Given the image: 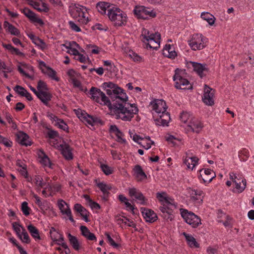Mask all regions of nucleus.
<instances>
[{
	"label": "nucleus",
	"mask_w": 254,
	"mask_h": 254,
	"mask_svg": "<svg viewBox=\"0 0 254 254\" xmlns=\"http://www.w3.org/2000/svg\"><path fill=\"white\" fill-rule=\"evenodd\" d=\"M27 229L31 235L35 239V240H41L39 230L36 227L32 224H30L27 226Z\"/></svg>",
	"instance_id": "c756f323"
},
{
	"label": "nucleus",
	"mask_w": 254,
	"mask_h": 254,
	"mask_svg": "<svg viewBox=\"0 0 254 254\" xmlns=\"http://www.w3.org/2000/svg\"><path fill=\"white\" fill-rule=\"evenodd\" d=\"M141 36L143 37V42L145 43L149 41V38H151L152 33L150 34V32L147 29L143 28L141 33Z\"/></svg>",
	"instance_id": "4c0bfd02"
},
{
	"label": "nucleus",
	"mask_w": 254,
	"mask_h": 254,
	"mask_svg": "<svg viewBox=\"0 0 254 254\" xmlns=\"http://www.w3.org/2000/svg\"><path fill=\"white\" fill-rule=\"evenodd\" d=\"M30 208L28 206V203L26 201H24L21 204V211L24 215L28 216L30 214Z\"/></svg>",
	"instance_id": "79ce46f5"
},
{
	"label": "nucleus",
	"mask_w": 254,
	"mask_h": 254,
	"mask_svg": "<svg viewBox=\"0 0 254 254\" xmlns=\"http://www.w3.org/2000/svg\"><path fill=\"white\" fill-rule=\"evenodd\" d=\"M58 206L59 209L61 210V212L62 213V211H65L66 208H67V206H69L68 204H67L64 200L63 199H60L58 201Z\"/></svg>",
	"instance_id": "de8ad7c7"
},
{
	"label": "nucleus",
	"mask_w": 254,
	"mask_h": 254,
	"mask_svg": "<svg viewBox=\"0 0 254 254\" xmlns=\"http://www.w3.org/2000/svg\"><path fill=\"white\" fill-rule=\"evenodd\" d=\"M89 213V212L85 208H84L83 210H82V213H81L80 214V216L83 218V220L86 222L89 221V220L88 218Z\"/></svg>",
	"instance_id": "052dcab7"
},
{
	"label": "nucleus",
	"mask_w": 254,
	"mask_h": 254,
	"mask_svg": "<svg viewBox=\"0 0 254 254\" xmlns=\"http://www.w3.org/2000/svg\"><path fill=\"white\" fill-rule=\"evenodd\" d=\"M96 8L100 13L104 14L106 13V10L108 12V10L111 9L112 7H110V4L109 2L100 1L96 4Z\"/></svg>",
	"instance_id": "cd10ccee"
},
{
	"label": "nucleus",
	"mask_w": 254,
	"mask_h": 254,
	"mask_svg": "<svg viewBox=\"0 0 254 254\" xmlns=\"http://www.w3.org/2000/svg\"><path fill=\"white\" fill-rule=\"evenodd\" d=\"M69 25L72 30L76 32L81 31V29L74 22L70 21Z\"/></svg>",
	"instance_id": "0e129e2a"
},
{
	"label": "nucleus",
	"mask_w": 254,
	"mask_h": 254,
	"mask_svg": "<svg viewBox=\"0 0 254 254\" xmlns=\"http://www.w3.org/2000/svg\"><path fill=\"white\" fill-rule=\"evenodd\" d=\"M142 214L146 222L153 223L157 220V214L151 209L142 207L141 208Z\"/></svg>",
	"instance_id": "2eb2a0df"
},
{
	"label": "nucleus",
	"mask_w": 254,
	"mask_h": 254,
	"mask_svg": "<svg viewBox=\"0 0 254 254\" xmlns=\"http://www.w3.org/2000/svg\"><path fill=\"white\" fill-rule=\"evenodd\" d=\"M62 213L63 214H66L68 217L69 220L72 223H75V221L73 219V217L72 216L71 211V210H70L69 206H67V208H66L65 211H62Z\"/></svg>",
	"instance_id": "8fccbe9b"
},
{
	"label": "nucleus",
	"mask_w": 254,
	"mask_h": 254,
	"mask_svg": "<svg viewBox=\"0 0 254 254\" xmlns=\"http://www.w3.org/2000/svg\"><path fill=\"white\" fill-rule=\"evenodd\" d=\"M67 238L73 249L78 251L81 248V246L77 238L75 236H72L70 233L67 234Z\"/></svg>",
	"instance_id": "bb28decb"
},
{
	"label": "nucleus",
	"mask_w": 254,
	"mask_h": 254,
	"mask_svg": "<svg viewBox=\"0 0 254 254\" xmlns=\"http://www.w3.org/2000/svg\"><path fill=\"white\" fill-rule=\"evenodd\" d=\"M214 90L205 85L204 87V94L202 97L203 102L207 105L212 106L214 104L213 97Z\"/></svg>",
	"instance_id": "1a4fd4ad"
},
{
	"label": "nucleus",
	"mask_w": 254,
	"mask_h": 254,
	"mask_svg": "<svg viewBox=\"0 0 254 254\" xmlns=\"http://www.w3.org/2000/svg\"><path fill=\"white\" fill-rule=\"evenodd\" d=\"M165 202L163 204H166V206H169L172 208H176V205L175 204V201L174 199L170 197H167V198H164Z\"/></svg>",
	"instance_id": "37998d69"
},
{
	"label": "nucleus",
	"mask_w": 254,
	"mask_h": 254,
	"mask_svg": "<svg viewBox=\"0 0 254 254\" xmlns=\"http://www.w3.org/2000/svg\"><path fill=\"white\" fill-rule=\"evenodd\" d=\"M160 215L166 220L172 221L174 218V216L173 215V209L171 208L170 210H168L166 213L164 214H160Z\"/></svg>",
	"instance_id": "58836bf2"
},
{
	"label": "nucleus",
	"mask_w": 254,
	"mask_h": 254,
	"mask_svg": "<svg viewBox=\"0 0 254 254\" xmlns=\"http://www.w3.org/2000/svg\"><path fill=\"white\" fill-rule=\"evenodd\" d=\"M3 47L7 49L11 54H15L19 56H24V55L23 53L19 51V49L14 48L11 44H3Z\"/></svg>",
	"instance_id": "7c9ffc66"
},
{
	"label": "nucleus",
	"mask_w": 254,
	"mask_h": 254,
	"mask_svg": "<svg viewBox=\"0 0 254 254\" xmlns=\"http://www.w3.org/2000/svg\"><path fill=\"white\" fill-rule=\"evenodd\" d=\"M75 113L79 119H83L86 122H87V120H88V117L90 116V115L88 114L84 111H82V110L76 111Z\"/></svg>",
	"instance_id": "ea45409f"
},
{
	"label": "nucleus",
	"mask_w": 254,
	"mask_h": 254,
	"mask_svg": "<svg viewBox=\"0 0 254 254\" xmlns=\"http://www.w3.org/2000/svg\"><path fill=\"white\" fill-rule=\"evenodd\" d=\"M102 87L106 90L111 101L103 92L101 93L100 101L108 107L116 119L130 121L134 115L138 113V109L135 104L126 102L128 97L123 88L112 82H105Z\"/></svg>",
	"instance_id": "f257e3e1"
},
{
	"label": "nucleus",
	"mask_w": 254,
	"mask_h": 254,
	"mask_svg": "<svg viewBox=\"0 0 254 254\" xmlns=\"http://www.w3.org/2000/svg\"><path fill=\"white\" fill-rule=\"evenodd\" d=\"M186 73L185 70L177 68L173 76V80L175 83V87L180 89L188 88L187 86L190 84V82L183 76Z\"/></svg>",
	"instance_id": "20e7f679"
},
{
	"label": "nucleus",
	"mask_w": 254,
	"mask_h": 254,
	"mask_svg": "<svg viewBox=\"0 0 254 254\" xmlns=\"http://www.w3.org/2000/svg\"><path fill=\"white\" fill-rule=\"evenodd\" d=\"M3 26L6 29V30H7L11 35L17 36H20V32L19 30L8 22L4 21Z\"/></svg>",
	"instance_id": "c85d7f7f"
},
{
	"label": "nucleus",
	"mask_w": 254,
	"mask_h": 254,
	"mask_svg": "<svg viewBox=\"0 0 254 254\" xmlns=\"http://www.w3.org/2000/svg\"><path fill=\"white\" fill-rule=\"evenodd\" d=\"M101 168L102 169V171L106 175H109L112 174L113 172V169H112V168L109 167V166L106 164H102L101 165Z\"/></svg>",
	"instance_id": "c03bdc74"
},
{
	"label": "nucleus",
	"mask_w": 254,
	"mask_h": 254,
	"mask_svg": "<svg viewBox=\"0 0 254 254\" xmlns=\"http://www.w3.org/2000/svg\"><path fill=\"white\" fill-rule=\"evenodd\" d=\"M63 46L66 49H70L71 51V54L75 56V57H77L78 55L80 53L79 51L74 49V48H70V46L71 44L69 43L68 45H66V44H63Z\"/></svg>",
	"instance_id": "13d9d810"
},
{
	"label": "nucleus",
	"mask_w": 254,
	"mask_h": 254,
	"mask_svg": "<svg viewBox=\"0 0 254 254\" xmlns=\"http://www.w3.org/2000/svg\"><path fill=\"white\" fill-rule=\"evenodd\" d=\"M21 12L31 22L35 23V24H38L41 26H43L44 25V22L43 20L38 18L36 14L29 8L25 7L21 10Z\"/></svg>",
	"instance_id": "9d476101"
},
{
	"label": "nucleus",
	"mask_w": 254,
	"mask_h": 254,
	"mask_svg": "<svg viewBox=\"0 0 254 254\" xmlns=\"http://www.w3.org/2000/svg\"><path fill=\"white\" fill-rule=\"evenodd\" d=\"M13 90L15 92L20 95V96L23 97L25 95V91H27L24 87L20 86V85H16Z\"/></svg>",
	"instance_id": "a18cd8bd"
},
{
	"label": "nucleus",
	"mask_w": 254,
	"mask_h": 254,
	"mask_svg": "<svg viewBox=\"0 0 254 254\" xmlns=\"http://www.w3.org/2000/svg\"><path fill=\"white\" fill-rule=\"evenodd\" d=\"M203 127V124L200 121L196 119H194L188 126L187 129L189 131H191L198 133Z\"/></svg>",
	"instance_id": "dca6fc26"
},
{
	"label": "nucleus",
	"mask_w": 254,
	"mask_h": 254,
	"mask_svg": "<svg viewBox=\"0 0 254 254\" xmlns=\"http://www.w3.org/2000/svg\"><path fill=\"white\" fill-rule=\"evenodd\" d=\"M163 55L170 59H174L177 56V53L171 45H166L163 50Z\"/></svg>",
	"instance_id": "4be33fe9"
},
{
	"label": "nucleus",
	"mask_w": 254,
	"mask_h": 254,
	"mask_svg": "<svg viewBox=\"0 0 254 254\" xmlns=\"http://www.w3.org/2000/svg\"><path fill=\"white\" fill-rule=\"evenodd\" d=\"M57 148L61 151V154L65 159L70 160L73 159V154L72 153L73 149L64 141H63L62 143L58 145Z\"/></svg>",
	"instance_id": "6e6552de"
},
{
	"label": "nucleus",
	"mask_w": 254,
	"mask_h": 254,
	"mask_svg": "<svg viewBox=\"0 0 254 254\" xmlns=\"http://www.w3.org/2000/svg\"><path fill=\"white\" fill-rule=\"evenodd\" d=\"M48 136L51 139H54L56 137L59 136V133L58 131L54 130H50L48 132Z\"/></svg>",
	"instance_id": "680f3d73"
},
{
	"label": "nucleus",
	"mask_w": 254,
	"mask_h": 254,
	"mask_svg": "<svg viewBox=\"0 0 254 254\" xmlns=\"http://www.w3.org/2000/svg\"><path fill=\"white\" fill-rule=\"evenodd\" d=\"M22 232H21L19 238L23 242L29 244L30 242V239L26 230L22 227Z\"/></svg>",
	"instance_id": "c9c22d12"
},
{
	"label": "nucleus",
	"mask_w": 254,
	"mask_h": 254,
	"mask_svg": "<svg viewBox=\"0 0 254 254\" xmlns=\"http://www.w3.org/2000/svg\"><path fill=\"white\" fill-rule=\"evenodd\" d=\"M97 186L103 193H110L109 190L111 189V187L110 185H107L103 182H100L97 183Z\"/></svg>",
	"instance_id": "f704fd0d"
},
{
	"label": "nucleus",
	"mask_w": 254,
	"mask_h": 254,
	"mask_svg": "<svg viewBox=\"0 0 254 254\" xmlns=\"http://www.w3.org/2000/svg\"><path fill=\"white\" fill-rule=\"evenodd\" d=\"M129 55L134 62H140L142 61V57L133 51L130 52Z\"/></svg>",
	"instance_id": "603ef678"
},
{
	"label": "nucleus",
	"mask_w": 254,
	"mask_h": 254,
	"mask_svg": "<svg viewBox=\"0 0 254 254\" xmlns=\"http://www.w3.org/2000/svg\"><path fill=\"white\" fill-rule=\"evenodd\" d=\"M189 119V114L187 112H183L180 116V119L182 122L186 123Z\"/></svg>",
	"instance_id": "e2e57ef3"
},
{
	"label": "nucleus",
	"mask_w": 254,
	"mask_h": 254,
	"mask_svg": "<svg viewBox=\"0 0 254 254\" xmlns=\"http://www.w3.org/2000/svg\"><path fill=\"white\" fill-rule=\"evenodd\" d=\"M206 40V39L203 37L202 34H193L189 41V45L192 50H200L205 47Z\"/></svg>",
	"instance_id": "423d86ee"
},
{
	"label": "nucleus",
	"mask_w": 254,
	"mask_h": 254,
	"mask_svg": "<svg viewBox=\"0 0 254 254\" xmlns=\"http://www.w3.org/2000/svg\"><path fill=\"white\" fill-rule=\"evenodd\" d=\"M167 108L163 109V112H161L159 115H158L159 117L154 120L155 124L158 126H168L169 122L170 120V114L166 112Z\"/></svg>",
	"instance_id": "f8f14e48"
},
{
	"label": "nucleus",
	"mask_w": 254,
	"mask_h": 254,
	"mask_svg": "<svg viewBox=\"0 0 254 254\" xmlns=\"http://www.w3.org/2000/svg\"><path fill=\"white\" fill-rule=\"evenodd\" d=\"M84 208H85L79 203L75 204L73 208L74 210L75 211L80 213V215L81 214V213H82V210H83Z\"/></svg>",
	"instance_id": "69168bd1"
},
{
	"label": "nucleus",
	"mask_w": 254,
	"mask_h": 254,
	"mask_svg": "<svg viewBox=\"0 0 254 254\" xmlns=\"http://www.w3.org/2000/svg\"><path fill=\"white\" fill-rule=\"evenodd\" d=\"M43 154V156L41 158V163L45 166H48L50 168H52V163H51L49 158L48 156L45 154L44 152H42Z\"/></svg>",
	"instance_id": "e433bc0d"
},
{
	"label": "nucleus",
	"mask_w": 254,
	"mask_h": 254,
	"mask_svg": "<svg viewBox=\"0 0 254 254\" xmlns=\"http://www.w3.org/2000/svg\"><path fill=\"white\" fill-rule=\"evenodd\" d=\"M160 39L161 35L159 33H152L151 38H149V41L145 44L147 48L157 50L160 47Z\"/></svg>",
	"instance_id": "9b49d317"
},
{
	"label": "nucleus",
	"mask_w": 254,
	"mask_h": 254,
	"mask_svg": "<svg viewBox=\"0 0 254 254\" xmlns=\"http://www.w3.org/2000/svg\"><path fill=\"white\" fill-rule=\"evenodd\" d=\"M37 96L47 106H48L49 102L52 97V95L49 92L45 91H40V92H38Z\"/></svg>",
	"instance_id": "412c9836"
},
{
	"label": "nucleus",
	"mask_w": 254,
	"mask_h": 254,
	"mask_svg": "<svg viewBox=\"0 0 254 254\" xmlns=\"http://www.w3.org/2000/svg\"><path fill=\"white\" fill-rule=\"evenodd\" d=\"M0 143L4 144L6 147H10L12 145V142L8 138L0 135Z\"/></svg>",
	"instance_id": "49530a36"
},
{
	"label": "nucleus",
	"mask_w": 254,
	"mask_h": 254,
	"mask_svg": "<svg viewBox=\"0 0 254 254\" xmlns=\"http://www.w3.org/2000/svg\"><path fill=\"white\" fill-rule=\"evenodd\" d=\"M230 179L235 184V188L238 193L243 192L246 187V180L242 175H237L234 173H230Z\"/></svg>",
	"instance_id": "0eeeda50"
},
{
	"label": "nucleus",
	"mask_w": 254,
	"mask_h": 254,
	"mask_svg": "<svg viewBox=\"0 0 254 254\" xmlns=\"http://www.w3.org/2000/svg\"><path fill=\"white\" fill-rule=\"evenodd\" d=\"M49 72H48V75L51 77L52 79L56 80V81H59V78L57 77H56V72L55 70H54V69H53L51 67H48L47 68Z\"/></svg>",
	"instance_id": "3c124183"
},
{
	"label": "nucleus",
	"mask_w": 254,
	"mask_h": 254,
	"mask_svg": "<svg viewBox=\"0 0 254 254\" xmlns=\"http://www.w3.org/2000/svg\"><path fill=\"white\" fill-rule=\"evenodd\" d=\"M133 170L134 171L135 176L137 178L138 181H142V180L147 178L146 175L140 165H135Z\"/></svg>",
	"instance_id": "b1692460"
},
{
	"label": "nucleus",
	"mask_w": 254,
	"mask_h": 254,
	"mask_svg": "<svg viewBox=\"0 0 254 254\" xmlns=\"http://www.w3.org/2000/svg\"><path fill=\"white\" fill-rule=\"evenodd\" d=\"M13 228L15 231L18 237H20V235H21V229L20 227L21 226L17 222H14L12 224Z\"/></svg>",
	"instance_id": "4d7b16f0"
},
{
	"label": "nucleus",
	"mask_w": 254,
	"mask_h": 254,
	"mask_svg": "<svg viewBox=\"0 0 254 254\" xmlns=\"http://www.w3.org/2000/svg\"><path fill=\"white\" fill-rule=\"evenodd\" d=\"M125 218V221H127V224H126L128 227H131L135 228V231H137V229L136 228V224L132 220L127 218V217L123 216Z\"/></svg>",
	"instance_id": "6e6d98bb"
},
{
	"label": "nucleus",
	"mask_w": 254,
	"mask_h": 254,
	"mask_svg": "<svg viewBox=\"0 0 254 254\" xmlns=\"http://www.w3.org/2000/svg\"><path fill=\"white\" fill-rule=\"evenodd\" d=\"M88 124L94 126L95 125L100 124V125H104V122L102 121L99 118L90 115L88 117V119L87 120Z\"/></svg>",
	"instance_id": "473e14b6"
},
{
	"label": "nucleus",
	"mask_w": 254,
	"mask_h": 254,
	"mask_svg": "<svg viewBox=\"0 0 254 254\" xmlns=\"http://www.w3.org/2000/svg\"><path fill=\"white\" fill-rule=\"evenodd\" d=\"M107 15L115 26H122L127 22V15L119 8L112 7L108 10Z\"/></svg>",
	"instance_id": "f03ea898"
},
{
	"label": "nucleus",
	"mask_w": 254,
	"mask_h": 254,
	"mask_svg": "<svg viewBox=\"0 0 254 254\" xmlns=\"http://www.w3.org/2000/svg\"><path fill=\"white\" fill-rule=\"evenodd\" d=\"M201 17L206 20L211 26L214 24L216 19L215 17L209 12H202L201 14Z\"/></svg>",
	"instance_id": "2f4dec72"
},
{
	"label": "nucleus",
	"mask_w": 254,
	"mask_h": 254,
	"mask_svg": "<svg viewBox=\"0 0 254 254\" xmlns=\"http://www.w3.org/2000/svg\"><path fill=\"white\" fill-rule=\"evenodd\" d=\"M80 230L81 231L82 235L87 240L95 241L97 240V238L95 235L93 233H91L86 226H81L80 227Z\"/></svg>",
	"instance_id": "5701e85b"
},
{
	"label": "nucleus",
	"mask_w": 254,
	"mask_h": 254,
	"mask_svg": "<svg viewBox=\"0 0 254 254\" xmlns=\"http://www.w3.org/2000/svg\"><path fill=\"white\" fill-rule=\"evenodd\" d=\"M17 141L21 145L28 146L32 145L29 136L23 131H19L16 135Z\"/></svg>",
	"instance_id": "a211bd4d"
},
{
	"label": "nucleus",
	"mask_w": 254,
	"mask_h": 254,
	"mask_svg": "<svg viewBox=\"0 0 254 254\" xmlns=\"http://www.w3.org/2000/svg\"><path fill=\"white\" fill-rule=\"evenodd\" d=\"M150 105L152 106V110L159 115L161 112H163V109L167 108L166 103L163 100H154L150 102Z\"/></svg>",
	"instance_id": "aec40b11"
},
{
	"label": "nucleus",
	"mask_w": 254,
	"mask_h": 254,
	"mask_svg": "<svg viewBox=\"0 0 254 254\" xmlns=\"http://www.w3.org/2000/svg\"><path fill=\"white\" fill-rule=\"evenodd\" d=\"M37 88L38 92H40V91H43V90L47 89V86L46 83L42 80H39L38 81Z\"/></svg>",
	"instance_id": "5fc2aeb1"
},
{
	"label": "nucleus",
	"mask_w": 254,
	"mask_h": 254,
	"mask_svg": "<svg viewBox=\"0 0 254 254\" xmlns=\"http://www.w3.org/2000/svg\"><path fill=\"white\" fill-rule=\"evenodd\" d=\"M190 63L193 67V70L195 71L200 77H203V72L204 71H208L207 65L206 64H201L200 63L194 62H190Z\"/></svg>",
	"instance_id": "f3484780"
},
{
	"label": "nucleus",
	"mask_w": 254,
	"mask_h": 254,
	"mask_svg": "<svg viewBox=\"0 0 254 254\" xmlns=\"http://www.w3.org/2000/svg\"><path fill=\"white\" fill-rule=\"evenodd\" d=\"M84 9L86 11H87L86 7L79 4L72 3L69 7V13L71 16L76 18H77L78 15L80 14V13Z\"/></svg>",
	"instance_id": "6ab92c4d"
},
{
	"label": "nucleus",
	"mask_w": 254,
	"mask_h": 254,
	"mask_svg": "<svg viewBox=\"0 0 254 254\" xmlns=\"http://www.w3.org/2000/svg\"><path fill=\"white\" fill-rule=\"evenodd\" d=\"M133 12L137 18L144 20L155 17L156 16V12L153 10L144 6H135Z\"/></svg>",
	"instance_id": "39448f33"
},
{
	"label": "nucleus",
	"mask_w": 254,
	"mask_h": 254,
	"mask_svg": "<svg viewBox=\"0 0 254 254\" xmlns=\"http://www.w3.org/2000/svg\"><path fill=\"white\" fill-rule=\"evenodd\" d=\"M190 194L191 196V198L194 200H199L200 199L201 201H202V199L200 197H198V196L200 197L203 194V191L201 190H191L190 192Z\"/></svg>",
	"instance_id": "72a5a7b5"
},
{
	"label": "nucleus",
	"mask_w": 254,
	"mask_h": 254,
	"mask_svg": "<svg viewBox=\"0 0 254 254\" xmlns=\"http://www.w3.org/2000/svg\"><path fill=\"white\" fill-rule=\"evenodd\" d=\"M42 8H40V7H37L36 6H34V8L37 9L38 11H39L40 12L43 11L45 12H47L49 10V8L48 7L47 4L46 3L44 2L42 3Z\"/></svg>",
	"instance_id": "bf43d9fd"
},
{
	"label": "nucleus",
	"mask_w": 254,
	"mask_h": 254,
	"mask_svg": "<svg viewBox=\"0 0 254 254\" xmlns=\"http://www.w3.org/2000/svg\"><path fill=\"white\" fill-rule=\"evenodd\" d=\"M58 245L61 246L62 247V248H63L65 250V251H64L65 254H70V250L69 249L66 243H62L61 244L58 243Z\"/></svg>",
	"instance_id": "774afa93"
},
{
	"label": "nucleus",
	"mask_w": 254,
	"mask_h": 254,
	"mask_svg": "<svg viewBox=\"0 0 254 254\" xmlns=\"http://www.w3.org/2000/svg\"><path fill=\"white\" fill-rule=\"evenodd\" d=\"M108 243L114 248L118 249L121 247V245L115 242L114 240L111 238L110 234L108 233H105Z\"/></svg>",
	"instance_id": "a19ab883"
},
{
	"label": "nucleus",
	"mask_w": 254,
	"mask_h": 254,
	"mask_svg": "<svg viewBox=\"0 0 254 254\" xmlns=\"http://www.w3.org/2000/svg\"><path fill=\"white\" fill-rule=\"evenodd\" d=\"M128 193L131 197H134L135 199L138 200L140 204H146L147 199L144 196L142 193L138 190L134 188H130L128 190Z\"/></svg>",
	"instance_id": "ddd939ff"
},
{
	"label": "nucleus",
	"mask_w": 254,
	"mask_h": 254,
	"mask_svg": "<svg viewBox=\"0 0 254 254\" xmlns=\"http://www.w3.org/2000/svg\"><path fill=\"white\" fill-rule=\"evenodd\" d=\"M75 59L79 61L81 63H85L86 60H88L89 62H90V59L88 57L86 58L80 53H79L77 57H75Z\"/></svg>",
	"instance_id": "864d4df0"
},
{
	"label": "nucleus",
	"mask_w": 254,
	"mask_h": 254,
	"mask_svg": "<svg viewBox=\"0 0 254 254\" xmlns=\"http://www.w3.org/2000/svg\"><path fill=\"white\" fill-rule=\"evenodd\" d=\"M35 183L36 186L43 187L45 183L43 182V180L39 177H36L35 178Z\"/></svg>",
	"instance_id": "338daca9"
},
{
	"label": "nucleus",
	"mask_w": 254,
	"mask_h": 254,
	"mask_svg": "<svg viewBox=\"0 0 254 254\" xmlns=\"http://www.w3.org/2000/svg\"><path fill=\"white\" fill-rule=\"evenodd\" d=\"M102 91L99 88L96 87H92L90 89L89 93L91 95V98L95 100L97 103H100V97L101 93H102Z\"/></svg>",
	"instance_id": "a878e982"
},
{
	"label": "nucleus",
	"mask_w": 254,
	"mask_h": 254,
	"mask_svg": "<svg viewBox=\"0 0 254 254\" xmlns=\"http://www.w3.org/2000/svg\"><path fill=\"white\" fill-rule=\"evenodd\" d=\"M202 170V169H200L199 170V172L201 173ZM204 173V176H202L201 174L200 173L198 176V177L200 180H202L205 184H208L210 183L212 181L213 179L216 177L215 173L210 169H205Z\"/></svg>",
	"instance_id": "4468645a"
},
{
	"label": "nucleus",
	"mask_w": 254,
	"mask_h": 254,
	"mask_svg": "<svg viewBox=\"0 0 254 254\" xmlns=\"http://www.w3.org/2000/svg\"><path fill=\"white\" fill-rule=\"evenodd\" d=\"M183 235L185 237L188 244L190 248H197L199 247V244L192 235L188 234L186 232H183Z\"/></svg>",
	"instance_id": "393cba45"
},
{
	"label": "nucleus",
	"mask_w": 254,
	"mask_h": 254,
	"mask_svg": "<svg viewBox=\"0 0 254 254\" xmlns=\"http://www.w3.org/2000/svg\"><path fill=\"white\" fill-rule=\"evenodd\" d=\"M27 36L32 40V42L34 44H37L38 42H41L40 40V38L35 36L32 32H30L27 34Z\"/></svg>",
	"instance_id": "09e8293b"
},
{
	"label": "nucleus",
	"mask_w": 254,
	"mask_h": 254,
	"mask_svg": "<svg viewBox=\"0 0 254 254\" xmlns=\"http://www.w3.org/2000/svg\"><path fill=\"white\" fill-rule=\"evenodd\" d=\"M181 215L185 222L192 228H197L201 223V219L194 213L187 209H181Z\"/></svg>",
	"instance_id": "7ed1b4c3"
}]
</instances>
